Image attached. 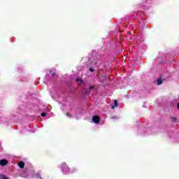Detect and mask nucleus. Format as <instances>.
<instances>
[{
  "instance_id": "f257e3e1",
  "label": "nucleus",
  "mask_w": 179,
  "mask_h": 179,
  "mask_svg": "<svg viewBox=\"0 0 179 179\" xmlns=\"http://www.w3.org/2000/svg\"><path fill=\"white\" fill-rule=\"evenodd\" d=\"M61 169L64 173V174H67L69 173L71 168L66 165V164H62Z\"/></svg>"
},
{
  "instance_id": "f03ea898",
  "label": "nucleus",
  "mask_w": 179,
  "mask_h": 179,
  "mask_svg": "<svg viewBox=\"0 0 179 179\" xmlns=\"http://www.w3.org/2000/svg\"><path fill=\"white\" fill-rule=\"evenodd\" d=\"M92 121L94 124H100V117L98 115L92 117Z\"/></svg>"
},
{
  "instance_id": "7ed1b4c3",
  "label": "nucleus",
  "mask_w": 179,
  "mask_h": 179,
  "mask_svg": "<svg viewBox=\"0 0 179 179\" xmlns=\"http://www.w3.org/2000/svg\"><path fill=\"white\" fill-rule=\"evenodd\" d=\"M8 164V160L6 159H1L0 160V166H5Z\"/></svg>"
},
{
  "instance_id": "20e7f679",
  "label": "nucleus",
  "mask_w": 179,
  "mask_h": 179,
  "mask_svg": "<svg viewBox=\"0 0 179 179\" xmlns=\"http://www.w3.org/2000/svg\"><path fill=\"white\" fill-rule=\"evenodd\" d=\"M50 73H52V78H58V75H57V73H55V71H50Z\"/></svg>"
},
{
  "instance_id": "39448f33",
  "label": "nucleus",
  "mask_w": 179,
  "mask_h": 179,
  "mask_svg": "<svg viewBox=\"0 0 179 179\" xmlns=\"http://www.w3.org/2000/svg\"><path fill=\"white\" fill-rule=\"evenodd\" d=\"M18 166L20 169H24V162H23L22 161L18 163Z\"/></svg>"
},
{
  "instance_id": "423d86ee",
  "label": "nucleus",
  "mask_w": 179,
  "mask_h": 179,
  "mask_svg": "<svg viewBox=\"0 0 179 179\" xmlns=\"http://www.w3.org/2000/svg\"><path fill=\"white\" fill-rule=\"evenodd\" d=\"M162 83H163V80L162 78H159L157 79V84L158 85H162Z\"/></svg>"
},
{
  "instance_id": "0eeeda50",
  "label": "nucleus",
  "mask_w": 179,
  "mask_h": 179,
  "mask_svg": "<svg viewBox=\"0 0 179 179\" xmlns=\"http://www.w3.org/2000/svg\"><path fill=\"white\" fill-rule=\"evenodd\" d=\"M114 103H115V105L112 106V108H115V107H118V101L115 100Z\"/></svg>"
},
{
  "instance_id": "6e6552de",
  "label": "nucleus",
  "mask_w": 179,
  "mask_h": 179,
  "mask_svg": "<svg viewBox=\"0 0 179 179\" xmlns=\"http://www.w3.org/2000/svg\"><path fill=\"white\" fill-rule=\"evenodd\" d=\"M70 173H75V171H76V169H75V167H72V168H70Z\"/></svg>"
},
{
  "instance_id": "1a4fd4ad",
  "label": "nucleus",
  "mask_w": 179,
  "mask_h": 179,
  "mask_svg": "<svg viewBox=\"0 0 179 179\" xmlns=\"http://www.w3.org/2000/svg\"><path fill=\"white\" fill-rule=\"evenodd\" d=\"M0 179H9V178H8V177H6L4 175H1Z\"/></svg>"
},
{
  "instance_id": "9d476101",
  "label": "nucleus",
  "mask_w": 179,
  "mask_h": 179,
  "mask_svg": "<svg viewBox=\"0 0 179 179\" xmlns=\"http://www.w3.org/2000/svg\"><path fill=\"white\" fill-rule=\"evenodd\" d=\"M76 82H81V83H83V80H82L80 78H76Z\"/></svg>"
},
{
  "instance_id": "9b49d317",
  "label": "nucleus",
  "mask_w": 179,
  "mask_h": 179,
  "mask_svg": "<svg viewBox=\"0 0 179 179\" xmlns=\"http://www.w3.org/2000/svg\"><path fill=\"white\" fill-rule=\"evenodd\" d=\"M171 120H172L173 122H177V119L176 117H171Z\"/></svg>"
},
{
  "instance_id": "f8f14e48",
  "label": "nucleus",
  "mask_w": 179,
  "mask_h": 179,
  "mask_svg": "<svg viewBox=\"0 0 179 179\" xmlns=\"http://www.w3.org/2000/svg\"><path fill=\"white\" fill-rule=\"evenodd\" d=\"M45 115H47V113H42L41 114V117H45Z\"/></svg>"
},
{
  "instance_id": "ddd939ff",
  "label": "nucleus",
  "mask_w": 179,
  "mask_h": 179,
  "mask_svg": "<svg viewBox=\"0 0 179 179\" xmlns=\"http://www.w3.org/2000/svg\"><path fill=\"white\" fill-rule=\"evenodd\" d=\"M89 71L90 72H94V69L90 68Z\"/></svg>"
},
{
  "instance_id": "4468645a",
  "label": "nucleus",
  "mask_w": 179,
  "mask_h": 179,
  "mask_svg": "<svg viewBox=\"0 0 179 179\" xmlns=\"http://www.w3.org/2000/svg\"><path fill=\"white\" fill-rule=\"evenodd\" d=\"M90 90H92V89H94V86L92 85L89 87Z\"/></svg>"
},
{
  "instance_id": "2eb2a0df",
  "label": "nucleus",
  "mask_w": 179,
  "mask_h": 179,
  "mask_svg": "<svg viewBox=\"0 0 179 179\" xmlns=\"http://www.w3.org/2000/svg\"><path fill=\"white\" fill-rule=\"evenodd\" d=\"M85 94H90V91L86 90L85 91Z\"/></svg>"
},
{
  "instance_id": "dca6fc26",
  "label": "nucleus",
  "mask_w": 179,
  "mask_h": 179,
  "mask_svg": "<svg viewBox=\"0 0 179 179\" xmlns=\"http://www.w3.org/2000/svg\"><path fill=\"white\" fill-rule=\"evenodd\" d=\"M128 41H132L134 40V38L132 37L129 38V39H127Z\"/></svg>"
},
{
  "instance_id": "f3484780",
  "label": "nucleus",
  "mask_w": 179,
  "mask_h": 179,
  "mask_svg": "<svg viewBox=\"0 0 179 179\" xmlns=\"http://www.w3.org/2000/svg\"><path fill=\"white\" fill-rule=\"evenodd\" d=\"M66 116H67V117H71V116L69 115V113H66Z\"/></svg>"
},
{
  "instance_id": "a211bd4d",
  "label": "nucleus",
  "mask_w": 179,
  "mask_h": 179,
  "mask_svg": "<svg viewBox=\"0 0 179 179\" xmlns=\"http://www.w3.org/2000/svg\"><path fill=\"white\" fill-rule=\"evenodd\" d=\"M178 109L179 110V103H178Z\"/></svg>"
},
{
  "instance_id": "6ab92c4d",
  "label": "nucleus",
  "mask_w": 179,
  "mask_h": 179,
  "mask_svg": "<svg viewBox=\"0 0 179 179\" xmlns=\"http://www.w3.org/2000/svg\"><path fill=\"white\" fill-rule=\"evenodd\" d=\"M112 119H114V118H115V117H111Z\"/></svg>"
},
{
  "instance_id": "aec40b11",
  "label": "nucleus",
  "mask_w": 179,
  "mask_h": 179,
  "mask_svg": "<svg viewBox=\"0 0 179 179\" xmlns=\"http://www.w3.org/2000/svg\"><path fill=\"white\" fill-rule=\"evenodd\" d=\"M0 148H1V143H0Z\"/></svg>"
}]
</instances>
